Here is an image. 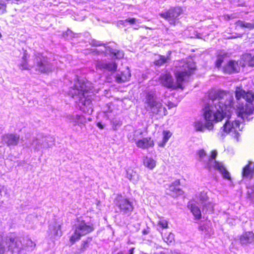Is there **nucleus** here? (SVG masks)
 Returning a JSON list of instances; mask_svg holds the SVG:
<instances>
[{
    "instance_id": "nucleus-13",
    "label": "nucleus",
    "mask_w": 254,
    "mask_h": 254,
    "mask_svg": "<svg viewBox=\"0 0 254 254\" xmlns=\"http://www.w3.org/2000/svg\"><path fill=\"white\" fill-rule=\"evenodd\" d=\"M117 206L120 209V212L123 215H129L133 209L131 202L128 199L122 196H119Z\"/></svg>"
},
{
    "instance_id": "nucleus-36",
    "label": "nucleus",
    "mask_w": 254,
    "mask_h": 254,
    "mask_svg": "<svg viewBox=\"0 0 254 254\" xmlns=\"http://www.w3.org/2000/svg\"><path fill=\"white\" fill-rule=\"evenodd\" d=\"M224 57L222 56H218L215 63L216 67L219 68L220 67L221 64L223 62Z\"/></svg>"
},
{
    "instance_id": "nucleus-14",
    "label": "nucleus",
    "mask_w": 254,
    "mask_h": 254,
    "mask_svg": "<svg viewBox=\"0 0 254 254\" xmlns=\"http://www.w3.org/2000/svg\"><path fill=\"white\" fill-rule=\"evenodd\" d=\"M96 51L98 54H100L102 53H104L106 55L113 54L114 56L118 59L122 58L124 56V54L123 51L113 50L110 47H106L105 45H104L103 49H96Z\"/></svg>"
},
{
    "instance_id": "nucleus-22",
    "label": "nucleus",
    "mask_w": 254,
    "mask_h": 254,
    "mask_svg": "<svg viewBox=\"0 0 254 254\" xmlns=\"http://www.w3.org/2000/svg\"><path fill=\"white\" fill-rule=\"evenodd\" d=\"M67 118L70 123H72L74 126L79 125L85 122V119L82 116L78 115H69Z\"/></svg>"
},
{
    "instance_id": "nucleus-15",
    "label": "nucleus",
    "mask_w": 254,
    "mask_h": 254,
    "mask_svg": "<svg viewBox=\"0 0 254 254\" xmlns=\"http://www.w3.org/2000/svg\"><path fill=\"white\" fill-rule=\"evenodd\" d=\"M19 140V135L15 133H7L2 136L3 141L8 146L16 145Z\"/></svg>"
},
{
    "instance_id": "nucleus-23",
    "label": "nucleus",
    "mask_w": 254,
    "mask_h": 254,
    "mask_svg": "<svg viewBox=\"0 0 254 254\" xmlns=\"http://www.w3.org/2000/svg\"><path fill=\"white\" fill-rule=\"evenodd\" d=\"M251 163L246 165L243 170V176L246 178H251L254 175V163L253 168H251Z\"/></svg>"
},
{
    "instance_id": "nucleus-34",
    "label": "nucleus",
    "mask_w": 254,
    "mask_h": 254,
    "mask_svg": "<svg viewBox=\"0 0 254 254\" xmlns=\"http://www.w3.org/2000/svg\"><path fill=\"white\" fill-rule=\"evenodd\" d=\"M163 140H164V142H167L170 137L172 135V133L168 130H164L163 132Z\"/></svg>"
},
{
    "instance_id": "nucleus-25",
    "label": "nucleus",
    "mask_w": 254,
    "mask_h": 254,
    "mask_svg": "<svg viewBox=\"0 0 254 254\" xmlns=\"http://www.w3.org/2000/svg\"><path fill=\"white\" fill-rule=\"evenodd\" d=\"M144 165L148 169L152 170L156 165V161L152 158L146 157L143 159Z\"/></svg>"
},
{
    "instance_id": "nucleus-44",
    "label": "nucleus",
    "mask_w": 254,
    "mask_h": 254,
    "mask_svg": "<svg viewBox=\"0 0 254 254\" xmlns=\"http://www.w3.org/2000/svg\"><path fill=\"white\" fill-rule=\"evenodd\" d=\"M249 64L251 66H254V56L249 61Z\"/></svg>"
},
{
    "instance_id": "nucleus-39",
    "label": "nucleus",
    "mask_w": 254,
    "mask_h": 254,
    "mask_svg": "<svg viewBox=\"0 0 254 254\" xmlns=\"http://www.w3.org/2000/svg\"><path fill=\"white\" fill-rule=\"evenodd\" d=\"M134 248H131L127 251H121L118 253L117 254H133Z\"/></svg>"
},
{
    "instance_id": "nucleus-26",
    "label": "nucleus",
    "mask_w": 254,
    "mask_h": 254,
    "mask_svg": "<svg viewBox=\"0 0 254 254\" xmlns=\"http://www.w3.org/2000/svg\"><path fill=\"white\" fill-rule=\"evenodd\" d=\"M236 25L237 26L248 28L250 30L254 29V23H249L242 20H238L236 22Z\"/></svg>"
},
{
    "instance_id": "nucleus-17",
    "label": "nucleus",
    "mask_w": 254,
    "mask_h": 254,
    "mask_svg": "<svg viewBox=\"0 0 254 254\" xmlns=\"http://www.w3.org/2000/svg\"><path fill=\"white\" fill-rule=\"evenodd\" d=\"M49 138H45L42 139H34L31 145L36 150L41 148H46L50 147L52 144L49 143Z\"/></svg>"
},
{
    "instance_id": "nucleus-46",
    "label": "nucleus",
    "mask_w": 254,
    "mask_h": 254,
    "mask_svg": "<svg viewBox=\"0 0 254 254\" xmlns=\"http://www.w3.org/2000/svg\"><path fill=\"white\" fill-rule=\"evenodd\" d=\"M97 126H98V127H99L101 129L104 128V125H102L101 123H100V122L98 123L97 124Z\"/></svg>"
},
{
    "instance_id": "nucleus-11",
    "label": "nucleus",
    "mask_w": 254,
    "mask_h": 254,
    "mask_svg": "<svg viewBox=\"0 0 254 254\" xmlns=\"http://www.w3.org/2000/svg\"><path fill=\"white\" fill-rule=\"evenodd\" d=\"M36 70L43 73H46L52 70V66L46 57L38 53L35 55L34 59Z\"/></svg>"
},
{
    "instance_id": "nucleus-32",
    "label": "nucleus",
    "mask_w": 254,
    "mask_h": 254,
    "mask_svg": "<svg viewBox=\"0 0 254 254\" xmlns=\"http://www.w3.org/2000/svg\"><path fill=\"white\" fill-rule=\"evenodd\" d=\"M164 241L167 244L172 243L174 240V235L172 233H169L168 234H164L163 236Z\"/></svg>"
},
{
    "instance_id": "nucleus-10",
    "label": "nucleus",
    "mask_w": 254,
    "mask_h": 254,
    "mask_svg": "<svg viewBox=\"0 0 254 254\" xmlns=\"http://www.w3.org/2000/svg\"><path fill=\"white\" fill-rule=\"evenodd\" d=\"M142 134V131L140 129L134 131L133 139L135 141L136 146L142 149H148L149 148H152L154 146L153 140L150 137L140 139V137H141Z\"/></svg>"
},
{
    "instance_id": "nucleus-1",
    "label": "nucleus",
    "mask_w": 254,
    "mask_h": 254,
    "mask_svg": "<svg viewBox=\"0 0 254 254\" xmlns=\"http://www.w3.org/2000/svg\"><path fill=\"white\" fill-rule=\"evenodd\" d=\"M238 89L243 90L240 88H237L235 91L237 103H234L233 97L230 93L220 91L216 93V98L212 101V105L210 106L213 107L216 112H220L223 118H229L231 112L234 109L237 110L238 116L241 117L244 121H249L253 118L252 116L254 114V102L248 101L245 96L238 99L236 91Z\"/></svg>"
},
{
    "instance_id": "nucleus-37",
    "label": "nucleus",
    "mask_w": 254,
    "mask_h": 254,
    "mask_svg": "<svg viewBox=\"0 0 254 254\" xmlns=\"http://www.w3.org/2000/svg\"><path fill=\"white\" fill-rule=\"evenodd\" d=\"M158 225L162 228H167L168 227V222L165 220H161L158 221Z\"/></svg>"
},
{
    "instance_id": "nucleus-29",
    "label": "nucleus",
    "mask_w": 254,
    "mask_h": 254,
    "mask_svg": "<svg viewBox=\"0 0 254 254\" xmlns=\"http://www.w3.org/2000/svg\"><path fill=\"white\" fill-rule=\"evenodd\" d=\"M194 129L196 131H203L204 129V124L202 121L196 120L193 123Z\"/></svg>"
},
{
    "instance_id": "nucleus-47",
    "label": "nucleus",
    "mask_w": 254,
    "mask_h": 254,
    "mask_svg": "<svg viewBox=\"0 0 254 254\" xmlns=\"http://www.w3.org/2000/svg\"><path fill=\"white\" fill-rule=\"evenodd\" d=\"M252 190L253 192L254 193V186L253 187H252Z\"/></svg>"
},
{
    "instance_id": "nucleus-41",
    "label": "nucleus",
    "mask_w": 254,
    "mask_h": 254,
    "mask_svg": "<svg viewBox=\"0 0 254 254\" xmlns=\"http://www.w3.org/2000/svg\"><path fill=\"white\" fill-rule=\"evenodd\" d=\"M5 252V247L0 244V254H4Z\"/></svg>"
},
{
    "instance_id": "nucleus-20",
    "label": "nucleus",
    "mask_w": 254,
    "mask_h": 254,
    "mask_svg": "<svg viewBox=\"0 0 254 254\" xmlns=\"http://www.w3.org/2000/svg\"><path fill=\"white\" fill-rule=\"evenodd\" d=\"M242 245H247L254 242V233L253 232H248L243 234L240 238Z\"/></svg>"
},
{
    "instance_id": "nucleus-30",
    "label": "nucleus",
    "mask_w": 254,
    "mask_h": 254,
    "mask_svg": "<svg viewBox=\"0 0 254 254\" xmlns=\"http://www.w3.org/2000/svg\"><path fill=\"white\" fill-rule=\"evenodd\" d=\"M169 55L167 56H160L159 59L155 62V64L156 65H161L165 63L168 62V60L170 59L169 56L171 54V52H169Z\"/></svg>"
},
{
    "instance_id": "nucleus-43",
    "label": "nucleus",
    "mask_w": 254,
    "mask_h": 254,
    "mask_svg": "<svg viewBox=\"0 0 254 254\" xmlns=\"http://www.w3.org/2000/svg\"><path fill=\"white\" fill-rule=\"evenodd\" d=\"M5 4L3 3H2L0 1V10H3L5 8Z\"/></svg>"
},
{
    "instance_id": "nucleus-19",
    "label": "nucleus",
    "mask_w": 254,
    "mask_h": 254,
    "mask_svg": "<svg viewBox=\"0 0 254 254\" xmlns=\"http://www.w3.org/2000/svg\"><path fill=\"white\" fill-rule=\"evenodd\" d=\"M223 69L224 72L232 73L238 72L239 70V67L238 66V62L231 61L223 67Z\"/></svg>"
},
{
    "instance_id": "nucleus-4",
    "label": "nucleus",
    "mask_w": 254,
    "mask_h": 254,
    "mask_svg": "<svg viewBox=\"0 0 254 254\" xmlns=\"http://www.w3.org/2000/svg\"><path fill=\"white\" fill-rule=\"evenodd\" d=\"M200 161L203 162L205 166V168L209 170L212 169L218 170L226 179H230L231 177L229 173L227 171L225 166L222 162H217L215 158L217 155V152L216 150L211 151V155H207L204 149H199L196 152Z\"/></svg>"
},
{
    "instance_id": "nucleus-42",
    "label": "nucleus",
    "mask_w": 254,
    "mask_h": 254,
    "mask_svg": "<svg viewBox=\"0 0 254 254\" xmlns=\"http://www.w3.org/2000/svg\"><path fill=\"white\" fill-rule=\"evenodd\" d=\"M92 44L93 45H94V46H101V45H102V44H101L100 42H99V41H95V40L93 41L92 42Z\"/></svg>"
},
{
    "instance_id": "nucleus-38",
    "label": "nucleus",
    "mask_w": 254,
    "mask_h": 254,
    "mask_svg": "<svg viewBox=\"0 0 254 254\" xmlns=\"http://www.w3.org/2000/svg\"><path fill=\"white\" fill-rule=\"evenodd\" d=\"M213 204L209 201H208L206 203V205L205 207H203V209H205L206 211H212L213 210Z\"/></svg>"
},
{
    "instance_id": "nucleus-21",
    "label": "nucleus",
    "mask_w": 254,
    "mask_h": 254,
    "mask_svg": "<svg viewBox=\"0 0 254 254\" xmlns=\"http://www.w3.org/2000/svg\"><path fill=\"white\" fill-rule=\"evenodd\" d=\"M180 184V181L179 180H177L172 183V185L169 186V191L170 192H168L171 195L173 196H176L178 195H181L183 193V191L180 190L178 187H176Z\"/></svg>"
},
{
    "instance_id": "nucleus-48",
    "label": "nucleus",
    "mask_w": 254,
    "mask_h": 254,
    "mask_svg": "<svg viewBox=\"0 0 254 254\" xmlns=\"http://www.w3.org/2000/svg\"><path fill=\"white\" fill-rule=\"evenodd\" d=\"M99 203H100V202H99V201H98V202H97V205H98V204H99Z\"/></svg>"
},
{
    "instance_id": "nucleus-6",
    "label": "nucleus",
    "mask_w": 254,
    "mask_h": 254,
    "mask_svg": "<svg viewBox=\"0 0 254 254\" xmlns=\"http://www.w3.org/2000/svg\"><path fill=\"white\" fill-rule=\"evenodd\" d=\"M161 101V100L156 97L154 93L148 92L145 97L144 107L147 111L153 114L163 117L167 114V112Z\"/></svg>"
},
{
    "instance_id": "nucleus-8",
    "label": "nucleus",
    "mask_w": 254,
    "mask_h": 254,
    "mask_svg": "<svg viewBox=\"0 0 254 254\" xmlns=\"http://www.w3.org/2000/svg\"><path fill=\"white\" fill-rule=\"evenodd\" d=\"M204 115L206 121L204 124V128L209 130H211L213 127V122H218L223 119L222 114L220 112H216L214 108L211 107L209 105L205 106Z\"/></svg>"
},
{
    "instance_id": "nucleus-5",
    "label": "nucleus",
    "mask_w": 254,
    "mask_h": 254,
    "mask_svg": "<svg viewBox=\"0 0 254 254\" xmlns=\"http://www.w3.org/2000/svg\"><path fill=\"white\" fill-rule=\"evenodd\" d=\"M88 90L86 85L82 83L79 85H75V88L70 91V93L75 102H78V105L83 112L91 114L93 110V106L90 99L86 95Z\"/></svg>"
},
{
    "instance_id": "nucleus-45",
    "label": "nucleus",
    "mask_w": 254,
    "mask_h": 254,
    "mask_svg": "<svg viewBox=\"0 0 254 254\" xmlns=\"http://www.w3.org/2000/svg\"><path fill=\"white\" fill-rule=\"evenodd\" d=\"M166 142H164V140H162V142L158 143V145L160 147H163L164 146Z\"/></svg>"
},
{
    "instance_id": "nucleus-18",
    "label": "nucleus",
    "mask_w": 254,
    "mask_h": 254,
    "mask_svg": "<svg viewBox=\"0 0 254 254\" xmlns=\"http://www.w3.org/2000/svg\"><path fill=\"white\" fill-rule=\"evenodd\" d=\"M130 77V71L129 69L127 68L120 73H117L115 76V80L117 82L120 83L128 81Z\"/></svg>"
},
{
    "instance_id": "nucleus-31",
    "label": "nucleus",
    "mask_w": 254,
    "mask_h": 254,
    "mask_svg": "<svg viewBox=\"0 0 254 254\" xmlns=\"http://www.w3.org/2000/svg\"><path fill=\"white\" fill-rule=\"evenodd\" d=\"M27 54L24 53V56L22 57V61L20 64V67L22 69H28L32 67V66L28 64L26 61Z\"/></svg>"
},
{
    "instance_id": "nucleus-35",
    "label": "nucleus",
    "mask_w": 254,
    "mask_h": 254,
    "mask_svg": "<svg viewBox=\"0 0 254 254\" xmlns=\"http://www.w3.org/2000/svg\"><path fill=\"white\" fill-rule=\"evenodd\" d=\"M124 21H120L121 24H123ZM125 22H129L130 24H135L136 22H138V20L135 18H129L125 20Z\"/></svg>"
},
{
    "instance_id": "nucleus-3",
    "label": "nucleus",
    "mask_w": 254,
    "mask_h": 254,
    "mask_svg": "<svg viewBox=\"0 0 254 254\" xmlns=\"http://www.w3.org/2000/svg\"><path fill=\"white\" fill-rule=\"evenodd\" d=\"M5 242L8 250L15 254L23 250L32 251L36 246L31 240L19 237L15 233L8 234L5 238Z\"/></svg>"
},
{
    "instance_id": "nucleus-33",
    "label": "nucleus",
    "mask_w": 254,
    "mask_h": 254,
    "mask_svg": "<svg viewBox=\"0 0 254 254\" xmlns=\"http://www.w3.org/2000/svg\"><path fill=\"white\" fill-rule=\"evenodd\" d=\"M90 241H91V239H90L89 240H87L86 241H83L82 242L81 245H80V248L79 249L80 252H84L87 249V248H88V246H89L88 244Z\"/></svg>"
},
{
    "instance_id": "nucleus-9",
    "label": "nucleus",
    "mask_w": 254,
    "mask_h": 254,
    "mask_svg": "<svg viewBox=\"0 0 254 254\" xmlns=\"http://www.w3.org/2000/svg\"><path fill=\"white\" fill-rule=\"evenodd\" d=\"M240 123L238 121H231L229 118L223 126L221 127L219 132L218 133V136L220 138H223L226 134L232 133L235 135L236 138L238 137V132L239 130H241L243 127H240Z\"/></svg>"
},
{
    "instance_id": "nucleus-24",
    "label": "nucleus",
    "mask_w": 254,
    "mask_h": 254,
    "mask_svg": "<svg viewBox=\"0 0 254 254\" xmlns=\"http://www.w3.org/2000/svg\"><path fill=\"white\" fill-rule=\"evenodd\" d=\"M196 201L197 203L201 205L202 207H205L206 203L208 201L206 193L203 191L198 193L196 196Z\"/></svg>"
},
{
    "instance_id": "nucleus-16",
    "label": "nucleus",
    "mask_w": 254,
    "mask_h": 254,
    "mask_svg": "<svg viewBox=\"0 0 254 254\" xmlns=\"http://www.w3.org/2000/svg\"><path fill=\"white\" fill-rule=\"evenodd\" d=\"M96 66L100 69H105L109 71H115L117 68V64L114 62L107 63L104 61H97Z\"/></svg>"
},
{
    "instance_id": "nucleus-12",
    "label": "nucleus",
    "mask_w": 254,
    "mask_h": 254,
    "mask_svg": "<svg viewBox=\"0 0 254 254\" xmlns=\"http://www.w3.org/2000/svg\"><path fill=\"white\" fill-rule=\"evenodd\" d=\"M182 12V9L180 7H175L170 8L168 10L162 12L159 15L167 20L171 24L175 25L176 19Z\"/></svg>"
},
{
    "instance_id": "nucleus-27",
    "label": "nucleus",
    "mask_w": 254,
    "mask_h": 254,
    "mask_svg": "<svg viewBox=\"0 0 254 254\" xmlns=\"http://www.w3.org/2000/svg\"><path fill=\"white\" fill-rule=\"evenodd\" d=\"M127 177L134 183L138 181V176L132 170H128L127 171Z\"/></svg>"
},
{
    "instance_id": "nucleus-7",
    "label": "nucleus",
    "mask_w": 254,
    "mask_h": 254,
    "mask_svg": "<svg viewBox=\"0 0 254 254\" xmlns=\"http://www.w3.org/2000/svg\"><path fill=\"white\" fill-rule=\"evenodd\" d=\"M73 229L74 232L70 237L69 241L72 245L84 236L94 230V227L92 224L85 222V220L77 218L75 222Z\"/></svg>"
},
{
    "instance_id": "nucleus-28",
    "label": "nucleus",
    "mask_w": 254,
    "mask_h": 254,
    "mask_svg": "<svg viewBox=\"0 0 254 254\" xmlns=\"http://www.w3.org/2000/svg\"><path fill=\"white\" fill-rule=\"evenodd\" d=\"M190 210L196 219H199L201 218V212L199 208L195 204H191Z\"/></svg>"
},
{
    "instance_id": "nucleus-40",
    "label": "nucleus",
    "mask_w": 254,
    "mask_h": 254,
    "mask_svg": "<svg viewBox=\"0 0 254 254\" xmlns=\"http://www.w3.org/2000/svg\"><path fill=\"white\" fill-rule=\"evenodd\" d=\"M55 229H56V230L54 233L55 235L57 236H61L62 234V232L60 230V226L59 225L56 226L55 227Z\"/></svg>"
},
{
    "instance_id": "nucleus-2",
    "label": "nucleus",
    "mask_w": 254,
    "mask_h": 254,
    "mask_svg": "<svg viewBox=\"0 0 254 254\" xmlns=\"http://www.w3.org/2000/svg\"><path fill=\"white\" fill-rule=\"evenodd\" d=\"M179 67L180 69L175 73L176 82L173 81L172 77L170 74H164L160 76L161 83L163 86L173 89L183 88V82L187 80L195 69V64L191 61L183 60L180 62Z\"/></svg>"
}]
</instances>
